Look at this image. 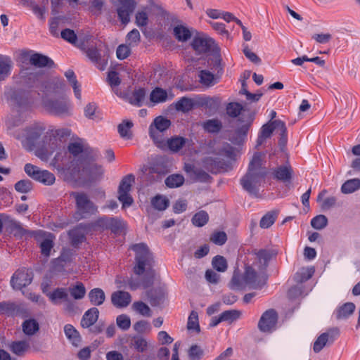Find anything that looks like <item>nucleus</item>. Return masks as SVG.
<instances>
[{"mask_svg": "<svg viewBox=\"0 0 360 360\" xmlns=\"http://www.w3.org/2000/svg\"><path fill=\"white\" fill-rule=\"evenodd\" d=\"M88 297L93 305L99 306L104 302L105 295L102 289L96 288L89 291Z\"/></svg>", "mask_w": 360, "mask_h": 360, "instance_id": "21", "label": "nucleus"}, {"mask_svg": "<svg viewBox=\"0 0 360 360\" xmlns=\"http://www.w3.org/2000/svg\"><path fill=\"white\" fill-rule=\"evenodd\" d=\"M134 181V178L131 175L124 177L120 183L118 193H129Z\"/></svg>", "mask_w": 360, "mask_h": 360, "instance_id": "52", "label": "nucleus"}, {"mask_svg": "<svg viewBox=\"0 0 360 360\" xmlns=\"http://www.w3.org/2000/svg\"><path fill=\"white\" fill-rule=\"evenodd\" d=\"M32 275L26 270L17 271L11 278V283L14 289L21 290L32 282Z\"/></svg>", "mask_w": 360, "mask_h": 360, "instance_id": "13", "label": "nucleus"}, {"mask_svg": "<svg viewBox=\"0 0 360 360\" xmlns=\"http://www.w3.org/2000/svg\"><path fill=\"white\" fill-rule=\"evenodd\" d=\"M193 102L191 99L187 98H182L175 104V108L179 111L188 112L193 107Z\"/></svg>", "mask_w": 360, "mask_h": 360, "instance_id": "42", "label": "nucleus"}, {"mask_svg": "<svg viewBox=\"0 0 360 360\" xmlns=\"http://www.w3.org/2000/svg\"><path fill=\"white\" fill-rule=\"evenodd\" d=\"M151 204L155 209L162 211L168 207L169 200L166 197L158 195L151 200Z\"/></svg>", "mask_w": 360, "mask_h": 360, "instance_id": "38", "label": "nucleus"}, {"mask_svg": "<svg viewBox=\"0 0 360 360\" xmlns=\"http://www.w3.org/2000/svg\"><path fill=\"white\" fill-rule=\"evenodd\" d=\"M184 170L191 177L200 181H207L209 178V175L206 172L198 171L192 163H186Z\"/></svg>", "mask_w": 360, "mask_h": 360, "instance_id": "22", "label": "nucleus"}, {"mask_svg": "<svg viewBox=\"0 0 360 360\" xmlns=\"http://www.w3.org/2000/svg\"><path fill=\"white\" fill-rule=\"evenodd\" d=\"M32 188V182L29 180H21L17 182L15 185V188L17 191L25 193L31 191Z\"/></svg>", "mask_w": 360, "mask_h": 360, "instance_id": "58", "label": "nucleus"}, {"mask_svg": "<svg viewBox=\"0 0 360 360\" xmlns=\"http://www.w3.org/2000/svg\"><path fill=\"white\" fill-rule=\"evenodd\" d=\"M274 175L278 180L289 181L292 177V169L288 165L279 167L274 171Z\"/></svg>", "mask_w": 360, "mask_h": 360, "instance_id": "32", "label": "nucleus"}, {"mask_svg": "<svg viewBox=\"0 0 360 360\" xmlns=\"http://www.w3.org/2000/svg\"><path fill=\"white\" fill-rule=\"evenodd\" d=\"M360 188V179L355 178L346 181L341 186V192L349 194Z\"/></svg>", "mask_w": 360, "mask_h": 360, "instance_id": "30", "label": "nucleus"}, {"mask_svg": "<svg viewBox=\"0 0 360 360\" xmlns=\"http://www.w3.org/2000/svg\"><path fill=\"white\" fill-rule=\"evenodd\" d=\"M171 126V121L163 116L155 117L149 127V135L154 143L159 147L163 148L165 142L162 133Z\"/></svg>", "mask_w": 360, "mask_h": 360, "instance_id": "5", "label": "nucleus"}, {"mask_svg": "<svg viewBox=\"0 0 360 360\" xmlns=\"http://www.w3.org/2000/svg\"><path fill=\"white\" fill-rule=\"evenodd\" d=\"M116 95L123 101L137 106H153L174 97L172 94H168L167 91H116Z\"/></svg>", "mask_w": 360, "mask_h": 360, "instance_id": "1", "label": "nucleus"}, {"mask_svg": "<svg viewBox=\"0 0 360 360\" xmlns=\"http://www.w3.org/2000/svg\"><path fill=\"white\" fill-rule=\"evenodd\" d=\"M69 292L75 300H82L86 295V288L81 282H77L69 288Z\"/></svg>", "mask_w": 360, "mask_h": 360, "instance_id": "31", "label": "nucleus"}, {"mask_svg": "<svg viewBox=\"0 0 360 360\" xmlns=\"http://www.w3.org/2000/svg\"><path fill=\"white\" fill-rule=\"evenodd\" d=\"M199 82L205 87H209L218 81L217 77L208 70H200L198 73Z\"/></svg>", "mask_w": 360, "mask_h": 360, "instance_id": "23", "label": "nucleus"}, {"mask_svg": "<svg viewBox=\"0 0 360 360\" xmlns=\"http://www.w3.org/2000/svg\"><path fill=\"white\" fill-rule=\"evenodd\" d=\"M28 348L29 345L27 342L25 341L13 342L11 346L12 352L17 355L23 354L28 349Z\"/></svg>", "mask_w": 360, "mask_h": 360, "instance_id": "50", "label": "nucleus"}, {"mask_svg": "<svg viewBox=\"0 0 360 360\" xmlns=\"http://www.w3.org/2000/svg\"><path fill=\"white\" fill-rule=\"evenodd\" d=\"M328 334L326 333L320 335L314 344L313 349L315 352H319L326 345L328 340Z\"/></svg>", "mask_w": 360, "mask_h": 360, "instance_id": "51", "label": "nucleus"}, {"mask_svg": "<svg viewBox=\"0 0 360 360\" xmlns=\"http://www.w3.org/2000/svg\"><path fill=\"white\" fill-rule=\"evenodd\" d=\"M12 60L8 56L0 55V81L4 80L10 73Z\"/></svg>", "mask_w": 360, "mask_h": 360, "instance_id": "24", "label": "nucleus"}, {"mask_svg": "<svg viewBox=\"0 0 360 360\" xmlns=\"http://www.w3.org/2000/svg\"><path fill=\"white\" fill-rule=\"evenodd\" d=\"M42 290L44 293H46L51 301L54 304H58L62 300L67 298L68 294L65 289L58 288L52 292H47L46 286L42 284Z\"/></svg>", "mask_w": 360, "mask_h": 360, "instance_id": "20", "label": "nucleus"}, {"mask_svg": "<svg viewBox=\"0 0 360 360\" xmlns=\"http://www.w3.org/2000/svg\"><path fill=\"white\" fill-rule=\"evenodd\" d=\"M277 217L276 212H269L265 214L260 221V226L263 229L270 227L275 221Z\"/></svg>", "mask_w": 360, "mask_h": 360, "instance_id": "48", "label": "nucleus"}, {"mask_svg": "<svg viewBox=\"0 0 360 360\" xmlns=\"http://www.w3.org/2000/svg\"><path fill=\"white\" fill-rule=\"evenodd\" d=\"M131 249L136 254V264L134 266V271L136 274L143 273L146 266H150L152 262V257L148 247L143 243L134 245Z\"/></svg>", "mask_w": 360, "mask_h": 360, "instance_id": "6", "label": "nucleus"}, {"mask_svg": "<svg viewBox=\"0 0 360 360\" xmlns=\"http://www.w3.org/2000/svg\"><path fill=\"white\" fill-rule=\"evenodd\" d=\"M82 167L84 174L91 180L99 179L104 173L103 167L94 162L84 164Z\"/></svg>", "mask_w": 360, "mask_h": 360, "instance_id": "15", "label": "nucleus"}, {"mask_svg": "<svg viewBox=\"0 0 360 360\" xmlns=\"http://www.w3.org/2000/svg\"><path fill=\"white\" fill-rule=\"evenodd\" d=\"M355 305L352 302H347L337 309L335 314L338 319H345L352 315L355 310Z\"/></svg>", "mask_w": 360, "mask_h": 360, "instance_id": "26", "label": "nucleus"}, {"mask_svg": "<svg viewBox=\"0 0 360 360\" xmlns=\"http://www.w3.org/2000/svg\"><path fill=\"white\" fill-rule=\"evenodd\" d=\"M202 350L198 345H193L188 350V356L191 360H199L202 356Z\"/></svg>", "mask_w": 360, "mask_h": 360, "instance_id": "63", "label": "nucleus"}, {"mask_svg": "<svg viewBox=\"0 0 360 360\" xmlns=\"http://www.w3.org/2000/svg\"><path fill=\"white\" fill-rule=\"evenodd\" d=\"M38 105L46 110L56 115L63 116L69 115L72 106L69 100L65 98H56L50 94L43 91Z\"/></svg>", "mask_w": 360, "mask_h": 360, "instance_id": "4", "label": "nucleus"}, {"mask_svg": "<svg viewBox=\"0 0 360 360\" xmlns=\"http://www.w3.org/2000/svg\"><path fill=\"white\" fill-rule=\"evenodd\" d=\"M98 309L96 307L91 308L87 310L81 321V325L84 328H89L92 326L98 319Z\"/></svg>", "mask_w": 360, "mask_h": 360, "instance_id": "19", "label": "nucleus"}, {"mask_svg": "<svg viewBox=\"0 0 360 360\" xmlns=\"http://www.w3.org/2000/svg\"><path fill=\"white\" fill-rule=\"evenodd\" d=\"M184 182V178L181 174H172L169 176L165 184L169 188H176L181 186Z\"/></svg>", "mask_w": 360, "mask_h": 360, "instance_id": "41", "label": "nucleus"}, {"mask_svg": "<svg viewBox=\"0 0 360 360\" xmlns=\"http://www.w3.org/2000/svg\"><path fill=\"white\" fill-rule=\"evenodd\" d=\"M187 328L189 330H193L195 333L200 332V326L198 322V313L193 311L188 319Z\"/></svg>", "mask_w": 360, "mask_h": 360, "instance_id": "44", "label": "nucleus"}, {"mask_svg": "<svg viewBox=\"0 0 360 360\" xmlns=\"http://www.w3.org/2000/svg\"><path fill=\"white\" fill-rule=\"evenodd\" d=\"M131 298L129 292L124 291H116L111 295V301L113 305L122 308L129 305Z\"/></svg>", "mask_w": 360, "mask_h": 360, "instance_id": "17", "label": "nucleus"}, {"mask_svg": "<svg viewBox=\"0 0 360 360\" xmlns=\"http://www.w3.org/2000/svg\"><path fill=\"white\" fill-rule=\"evenodd\" d=\"M134 330L139 333H149L150 331V324L145 321H140L134 325Z\"/></svg>", "mask_w": 360, "mask_h": 360, "instance_id": "64", "label": "nucleus"}, {"mask_svg": "<svg viewBox=\"0 0 360 360\" xmlns=\"http://www.w3.org/2000/svg\"><path fill=\"white\" fill-rule=\"evenodd\" d=\"M78 210L82 212L92 213L96 210L93 204L87 199L84 194L74 193Z\"/></svg>", "mask_w": 360, "mask_h": 360, "instance_id": "16", "label": "nucleus"}, {"mask_svg": "<svg viewBox=\"0 0 360 360\" xmlns=\"http://www.w3.org/2000/svg\"><path fill=\"white\" fill-rule=\"evenodd\" d=\"M117 326L122 330H127L130 328L131 320L129 316L125 314L120 315L116 319Z\"/></svg>", "mask_w": 360, "mask_h": 360, "instance_id": "61", "label": "nucleus"}, {"mask_svg": "<svg viewBox=\"0 0 360 360\" xmlns=\"http://www.w3.org/2000/svg\"><path fill=\"white\" fill-rule=\"evenodd\" d=\"M221 319L223 321H226L229 323H233V321L238 320L240 318L242 315V311L239 310H228L225 311L221 314Z\"/></svg>", "mask_w": 360, "mask_h": 360, "instance_id": "40", "label": "nucleus"}, {"mask_svg": "<svg viewBox=\"0 0 360 360\" xmlns=\"http://www.w3.org/2000/svg\"><path fill=\"white\" fill-rule=\"evenodd\" d=\"M84 231L81 228H77L70 231L69 236L73 244H77L82 241Z\"/></svg>", "mask_w": 360, "mask_h": 360, "instance_id": "57", "label": "nucleus"}, {"mask_svg": "<svg viewBox=\"0 0 360 360\" xmlns=\"http://www.w3.org/2000/svg\"><path fill=\"white\" fill-rule=\"evenodd\" d=\"M314 270L312 267H306L300 269L295 274V280L299 283H302L309 280L313 275Z\"/></svg>", "mask_w": 360, "mask_h": 360, "instance_id": "37", "label": "nucleus"}, {"mask_svg": "<svg viewBox=\"0 0 360 360\" xmlns=\"http://www.w3.org/2000/svg\"><path fill=\"white\" fill-rule=\"evenodd\" d=\"M135 23L141 27H146L148 23V12L146 10L138 11L135 15Z\"/></svg>", "mask_w": 360, "mask_h": 360, "instance_id": "43", "label": "nucleus"}, {"mask_svg": "<svg viewBox=\"0 0 360 360\" xmlns=\"http://www.w3.org/2000/svg\"><path fill=\"white\" fill-rule=\"evenodd\" d=\"M25 172L32 179L44 185H52L56 181L53 174L47 170L41 169L32 164L28 163L25 165Z\"/></svg>", "mask_w": 360, "mask_h": 360, "instance_id": "7", "label": "nucleus"}, {"mask_svg": "<svg viewBox=\"0 0 360 360\" xmlns=\"http://www.w3.org/2000/svg\"><path fill=\"white\" fill-rule=\"evenodd\" d=\"M226 240V234L223 231L214 232L210 237V240L218 245L224 244Z\"/></svg>", "mask_w": 360, "mask_h": 360, "instance_id": "60", "label": "nucleus"}, {"mask_svg": "<svg viewBox=\"0 0 360 360\" xmlns=\"http://www.w3.org/2000/svg\"><path fill=\"white\" fill-rule=\"evenodd\" d=\"M64 333L69 341L75 346H78L81 338L77 330L70 324H67L64 327Z\"/></svg>", "mask_w": 360, "mask_h": 360, "instance_id": "27", "label": "nucleus"}, {"mask_svg": "<svg viewBox=\"0 0 360 360\" xmlns=\"http://www.w3.org/2000/svg\"><path fill=\"white\" fill-rule=\"evenodd\" d=\"M250 126V122L246 121L244 122H239L237 124L236 129L235 131L236 137L233 138L232 141L233 143H240L243 140V138L246 136L249 127Z\"/></svg>", "mask_w": 360, "mask_h": 360, "instance_id": "25", "label": "nucleus"}, {"mask_svg": "<svg viewBox=\"0 0 360 360\" xmlns=\"http://www.w3.org/2000/svg\"><path fill=\"white\" fill-rule=\"evenodd\" d=\"M193 49L198 53H205L208 51H212L216 49L218 51L219 46L215 44V41L207 37H195L192 41Z\"/></svg>", "mask_w": 360, "mask_h": 360, "instance_id": "12", "label": "nucleus"}, {"mask_svg": "<svg viewBox=\"0 0 360 360\" xmlns=\"http://www.w3.org/2000/svg\"><path fill=\"white\" fill-rule=\"evenodd\" d=\"M312 39L318 44H325L332 39V34L328 32L315 33L312 35Z\"/></svg>", "mask_w": 360, "mask_h": 360, "instance_id": "62", "label": "nucleus"}, {"mask_svg": "<svg viewBox=\"0 0 360 360\" xmlns=\"http://www.w3.org/2000/svg\"><path fill=\"white\" fill-rule=\"evenodd\" d=\"M41 134L39 129H29L22 130L21 134L17 135V138L21 141L22 144L25 148L28 147V143L37 138Z\"/></svg>", "mask_w": 360, "mask_h": 360, "instance_id": "18", "label": "nucleus"}, {"mask_svg": "<svg viewBox=\"0 0 360 360\" xmlns=\"http://www.w3.org/2000/svg\"><path fill=\"white\" fill-rule=\"evenodd\" d=\"M186 139L182 137L176 136L167 140V146L171 150L176 152L181 148V147L186 144ZM165 146L166 144L165 143L164 146Z\"/></svg>", "mask_w": 360, "mask_h": 360, "instance_id": "39", "label": "nucleus"}, {"mask_svg": "<svg viewBox=\"0 0 360 360\" xmlns=\"http://www.w3.org/2000/svg\"><path fill=\"white\" fill-rule=\"evenodd\" d=\"M328 219L326 216L320 214L314 217L311 221V226L315 229H322L327 226Z\"/></svg>", "mask_w": 360, "mask_h": 360, "instance_id": "49", "label": "nucleus"}, {"mask_svg": "<svg viewBox=\"0 0 360 360\" xmlns=\"http://www.w3.org/2000/svg\"><path fill=\"white\" fill-rule=\"evenodd\" d=\"M264 157V154H262L260 153H256L253 155V157L250 162L248 170L253 171L255 172H263L261 167L262 165V161H263Z\"/></svg>", "mask_w": 360, "mask_h": 360, "instance_id": "33", "label": "nucleus"}, {"mask_svg": "<svg viewBox=\"0 0 360 360\" xmlns=\"http://www.w3.org/2000/svg\"><path fill=\"white\" fill-rule=\"evenodd\" d=\"M132 308L134 311L138 312L142 316H151V311L149 307L142 302H136L133 304Z\"/></svg>", "mask_w": 360, "mask_h": 360, "instance_id": "47", "label": "nucleus"}, {"mask_svg": "<svg viewBox=\"0 0 360 360\" xmlns=\"http://www.w3.org/2000/svg\"><path fill=\"white\" fill-rule=\"evenodd\" d=\"M243 110L242 105L238 103H231L226 107V112L229 116L236 117Z\"/></svg>", "mask_w": 360, "mask_h": 360, "instance_id": "59", "label": "nucleus"}, {"mask_svg": "<svg viewBox=\"0 0 360 360\" xmlns=\"http://www.w3.org/2000/svg\"><path fill=\"white\" fill-rule=\"evenodd\" d=\"M106 226L110 229L112 231L117 233L120 229L125 227V223L118 219H108Z\"/></svg>", "mask_w": 360, "mask_h": 360, "instance_id": "53", "label": "nucleus"}, {"mask_svg": "<svg viewBox=\"0 0 360 360\" xmlns=\"http://www.w3.org/2000/svg\"><path fill=\"white\" fill-rule=\"evenodd\" d=\"M212 266L217 271L224 272L227 269V262L226 259L220 255L214 257L212 262Z\"/></svg>", "mask_w": 360, "mask_h": 360, "instance_id": "45", "label": "nucleus"}, {"mask_svg": "<svg viewBox=\"0 0 360 360\" xmlns=\"http://www.w3.org/2000/svg\"><path fill=\"white\" fill-rule=\"evenodd\" d=\"M326 192V190L322 191L317 197V201L321 202V207L324 210L331 208L336 203V198L334 196H330L323 200V198L325 196Z\"/></svg>", "mask_w": 360, "mask_h": 360, "instance_id": "34", "label": "nucleus"}, {"mask_svg": "<svg viewBox=\"0 0 360 360\" xmlns=\"http://www.w3.org/2000/svg\"><path fill=\"white\" fill-rule=\"evenodd\" d=\"M277 321V314L274 310L265 311L258 323V327L263 332H270L274 329Z\"/></svg>", "mask_w": 360, "mask_h": 360, "instance_id": "14", "label": "nucleus"}, {"mask_svg": "<svg viewBox=\"0 0 360 360\" xmlns=\"http://www.w3.org/2000/svg\"><path fill=\"white\" fill-rule=\"evenodd\" d=\"M208 219L207 213L205 211H200L193 216L192 221L196 226H202L207 224Z\"/></svg>", "mask_w": 360, "mask_h": 360, "instance_id": "46", "label": "nucleus"}, {"mask_svg": "<svg viewBox=\"0 0 360 360\" xmlns=\"http://www.w3.org/2000/svg\"><path fill=\"white\" fill-rule=\"evenodd\" d=\"M133 127L132 122L129 120H124L118 125V131L121 137L129 139L131 136V129Z\"/></svg>", "mask_w": 360, "mask_h": 360, "instance_id": "35", "label": "nucleus"}, {"mask_svg": "<svg viewBox=\"0 0 360 360\" xmlns=\"http://www.w3.org/2000/svg\"><path fill=\"white\" fill-rule=\"evenodd\" d=\"M39 323L34 319L26 320L22 323V330L27 335H32L39 330Z\"/></svg>", "mask_w": 360, "mask_h": 360, "instance_id": "36", "label": "nucleus"}, {"mask_svg": "<svg viewBox=\"0 0 360 360\" xmlns=\"http://www.w3.org/2000/svg\"><path fill=\"white\" fill-rule=\"evenodd\" d=\"M173 33L176 39L179 41H186L191 37L190 30L184 25H179L174 27Z\"/></svg>", "mask_w": 360, "mask_h": 360, "instance_id": "29", "label": "nucleus"}, {"mask_svg": "<svg viewBox=\"0 0 360 360\" xmlns=\"http://www.w3.org/2000/svg\"><path fill=\"white\" fill-rule=\"evenodd\" d=\"M116 0H110L112 4ZM136 6L135 0H119V5L117 8V13L120 20L124 25L130 21V15Z\"/></svg>", "mask_w": 360, "mask_h": 360, "instance_id": "9", "label": "nucleus"}, {"mask_svg": "<svg viewBox=\"0 0 360 360\" xmlns=\"http://www.w3.org/2000/svg\"><path fill=\"white\" fill-rule=\"evenodd\" d=\"M104 4V0H89V11L95 15H99L101 13Z\"/></svg>", "mask_w": 360, "mask_h": 360, "instance_id": "55", "label": "nucleus"}, {"mask_svg": "<svg viewBox=\"0 0 360 360\" xmlns=\"http://www.w3.org/2000/svg\"><path fill=\"white\" fill-rule=\"evenodd\" d=\"M141 36L138 30L134 29L127 35V43L129 46H136L140 41Z\"/></svg>", "mask_w": 360, "mask_h": 360, "instance_id": "56", "label": "nucleus"}, {"mask_svg": "<svg viewBox=\"0 0 360 360\" xmlns=\"http://www.w3.org/2000/svg\"><path fill=\"white\" fill-rule=\"evenodd\" d=\"M264 172H255L248 170L246 175L241 179V184L244 189L250 193L258 191L263 179Z\"/></svg>", "mask_w": 360, "mask_h": 360, "instance_id": "8", "label": "nucleus"}, {"mask_svg": "<svg viewBox=\"0 0 360 360\" xmlns=\"http://www.w3.org/2000/svg\"><path fill=\"white\" fill-rule=\"evenodd\" d=\"M255 262L252 266L246 268L245 283L250 288L258 289L266 283V277L263 270L267 265L269 256L266 251L261 250L255 256Z\"/></svg>", "mask_w": 360, "mask_h": 360, "instance_id": "2", "label": "nucleus"}, {"mask_svg": "<svg viewBox=\"0 0 360 360\" xmlns=\"http://www.w3.org/2000/svg\"><path fill=\"white\" fill-rule=\"evenodd\" d=\"M203 128L208 132H217L221 129V124L217 120H210L203 123Z\"/></svg>", "mask_w": 360, "mask_h": 360, "instance_id": "54", "label": "nucleus"}, {"mask_svg": "<svg viewBox=\"0 0 360 360\" xmlns=\"http://www.w3.org/2000/svg\"><path fill=\"white\" fill-rule=\"evenodd\" d=\"M35 237L39 245L41 254L46 257L49 256L53 247V236L50 233L39 231L35 233Z\"/></svg>", "mask_w": 360, "mask_h": 360, "instance_id": "11", "label": "nucleus"}, {"mask_svg": "<svg viewBox=\"0 0 360 360\" xmlns=\"http://www.w3.org/2000/svg\"><path fill=\"white\" fill-rule=\"evenodd\" d=\"M285 123L281 120L271 121L263 125L258 138V144H261L264 139L269 138L275 131L283 136L285 133Z\"/></svg>", "mask_w": 360, "mask_h": 360, "instance_id": "10", "label": "nucleus"}, {"mask_svg": "<svg viewBox=\"0 0 360 360\" xmlns=\"http://www.w3.org/2000/svg\"><path fill=\"white\" fill-rule=\"evenodd\" d=\"M210 147L213 148L211 153H213L214 156L206 158L203 162L204 167L209 172L215 173L219 171L221 167L219 160H224L222 158L233 159L236 156V150L229 145L222 148L219 143H214Z\"/></svg>", "mask_w": 360, "mask_h": 360, "instance_id": "3", "label": "nucleus"}, {"mask_svg": "<svg viewBox=\"0 0 360 360\" xmlns=\"http://www.w3.org/2000/svg\"><path fill=\"white\" fill-rule=\"evenodd\" d=\"M31 64L37 67H51L53 61L46 56L35 53L30 57Z\"/></svg>", "mask_w": 360, "mask_h": 360, "instance_id": "28", "label": "nucleus"}]
</instances>
